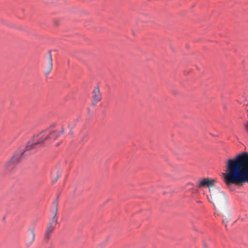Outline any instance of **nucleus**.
Returning a JSON list of instances; mask_svg holds the SVG:
<instances>
[{
	"instance_id": "6e6552de",
	"label": "nucleus",
	"mask_w": 248,
	"mask_h": 248,
	"mask_svg": "<svg viewBox=\"0 0 248 248\" xmlns=\"http://www.w3.org/2000/svg\"><path fill=\"white\" fill-rule=\"evenodd\" d=\"M48 55H49L48 63L46 68V70L45 72V73L46 75L48 74L52 69V59L51 52L50 51L48 52Z\"/></svg>"
},
{
	"instance_id": "1a4fd4ad",
	"label": "nucleus",
	"mask_w": 248,
	"mask_h": 248,
	"mask_svg": "<svg viewBox=\"0 0 248 248\" xmlns=\"http://www.w3.org/2000/svg\"><path fill=\"white\" fill-rule=\"evenodd\" d=\"M55 227L49 225L47 227V230L45 233V238L48 240L50 238L51 233H52L53 230L55 229Z\"/></svg>"
},
{
	"instance_id": "4468645a",
	"label": "nucleus",
	"mask_w": 248,
	"mask_h": 248,
	"mask_svg": "<svg viewBox=\"0 0 248 248\" xmlns=\"http://www.w3.org/2000/svg\"><path fill=\"white\" fill-rule=\"evenodd\" d=\"M69 134L70 135H73V132L72 131V129H70V132L69 133Z\"/></svg>"
},
{
	"instance_id": "39448f33",
	"label": "nucleus",
	"mask_w": 248,
	"mask_h": 248,
	"mask_svg": "<svg viewBox=\"0 0 248 248\" xmlns=\"http://www.w3.org/2000/svg\"><path fill=\"white\" fill-rule=\"evenodd\" d=\"M58 202L55 201L53 203V207L52 210V217L51 218L50 222L49 223V225L55 227L56 226L57 223V214L58 211Z\"/></svg>"
},
{
	"instance_id": "9b49d317",
	"label": "nucleus",
	"mask_w": 248,
	"mask_h": 248,
	"mask_svg": "<svg viewBox=\"0 0 248 248\" xmlns=\"http://www.w3.org/2000/svg\"><path fill=\"white\" fill-rule=\"evenodd\" d=\"M244 129L245 133L248 135V121L246 122L244 124Z\"/></svg>"
},
{
	"instance_id": "ddd939ff",
	"label": "nucleus",
	"mask_w": 248,
	"mask_h": 248,
	"mask_svg": "<svg viewBox=\"0 0 248 248\" xmlns=\"http://www.w3.org/2000/svg\"><path fill=\"white\" fill-rule=\"evenodd\" d=\"M228 222V220L227 219H225V220H222V222L223 223H224L225 224V227H227V224H226V222Z\"/></svg>"
},
{
	"instance_id": "f03ea898",
	"label": "nucleus",
	"mask_w": 248,
	"mask_h": 248,
	"mask_svg": "<svg viewBox=\"0 0 248 248\" xmlns=\"http://www.w3.org/2000/svg\"><path fill=\"white\" fill-rule=\"evenodd\" d=\"M63 125L58 126L55 129L49 128L42 131L35 137L32 141L29 142L26 146V150L35 149L39 145H42L46 141L51 142L58 138L64 132Z\"/></svg>"
},
{
	"instance_id": "7ed1b4c3",
	"label": "nucleus",
	"mask_w": 248,
	"mask_h": 248,
	"mask_svg": "<svg viewBox=\"0 0 248 248\" xmlns=\"http://www.w3.org/2000/svg\"><path fill=\"white\" fill-rule=\"evenodd\" d=\"M215 180L204 178L198 184V187L207 186L209 188L210 198V201L214 205L223 203L226 200L224 193L220 191L217 187L214 186Z\"/></svg>"
},
{
	"instance_id": "423d86ee",
	"label": "nucleus",
	"mask_w": 248,
	"mask_h": 248,
	"mask_svg": "<svg viewBox=\"0 0 248 248\" xmlns=\"http://www.w3.org/2000/svg\"><path fill=\"white\" fill-rule=\"evenodd\" d=\"M92 105L95 106L97 103L102 99L101 93L100 92L99 88L96 87L93 91Z\"/></svg>"
},
{
	"instance_id": "0eeeda50",
	"label": "nucleus",
	"mask_w": 248,
	"mask_h": 248,
	"mask_svg": "<svg viewBox=\"0 0 248 248\" xmlns=\"http://www.w3.org/2000/svg\"><path fill=\"white\" fill-rule=\"evenodd\" d=\"M30 234L26 238V244L28 246H30L32 244L35 240V234L33 229L29 230Z\"/></svg>"
},
{
	"instance_id": "f8f14e48",
	"label": "nucleus",
	"mask_w": 248,
	"mask_h": 248,
	"mask_svg": "<svg viewBox=\"0 0 248 248\" xmlns=\"http://www.w3.org/2000/svg\"><path fill=\"white\" fill-rule=\"evenodd\" d=\"M75 125H76V121H74L69 124L68 127L70 129H72L75 127Z\"/></svg>"
},
{
	"instance_id": "9d476101",
	"label": "nucleus",
	"mask_w": 248,
	"mask_h": 248,
	"mask_svg": "<svg viewBox=\"0 0 248 248\" xmlns=\"http://www.w3.org/2000/svg\"><path fill=\"white\" fill-rule=\"evenodd\" d=\"M61 176V172L57 170L51 173V178L52 183H55Z\"/></svg>"
},
{
	"instance_id": "20e7f679",
	"label": "nucleus",
	"mask_w": 248,
	"mask_h": 248,
	"mask_svg": "<svg viewBox=\"0 0 248 248\" xmlns=\"http://www.w3.org/2000/svg\"><path fill=\"white\" fill-rule=\"evenodd\" d=\"M29 150L25 149L20 150L16 151L12 158L7 161L4 165L5 171L7 173L13 172L16 168L22 159L23 158V155L25 152Z\"/></svg>"
},
{
	"instance_id": "f257e3e1",
	"label": "nucleus",
	"mask_w": 248,
	"mask_h": 248,
	"mask_svg": "<svg viewBox=\"0 0 248 248\" xmlns=\"http://www.w3.org/2000/svg\"><path fill=\"white\" fill-rule=\"evenodd\" d=\"M223 181L227 186L248 183V153L244 152L226 162Z\"/></svg>"
}]
</instances>
